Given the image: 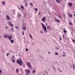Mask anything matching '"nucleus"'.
<instances>
[{
    "label": "nucleus",
    "instance_id": "680f3d73",
    "mask_svg": "<svg viewBox=\"0 0 75 75\" xmlns=\"http://www.w3.org/2000/svg\"><path fill=\"white\" fill-rule=\"evenodd\" d=\"M0 37H1V38L2 37L0 36Z\"/></svg>",
    "mask_w": 75,
    "mask_h": 75
},
{
    "label": "nucleus",
    "instance_id": "5fc2aeb1",
    "mask_svg": "<svg viewBox=\"0 0 75 75\" xmlns=\"http://www.w3.org/2000/svg\"><path fill=\"white\" fill-rule=\"evenodd\" d=\"M63 38H64V35H63Z\"/></svg>",
    "mask_w": 75,
    "mask_h": 75
},
{
    "label": "nucleus",
    "instance_id": "f03ea898",
    "mask_svg": "<svg viewBox=\"0 0 75 75\" xmlns=\"http://www.w3.org/2000/svg\"><path fill=\"white\" fill-rule=\"evenodd\" d=\"M26 65L27 66V67H28L29 68V69H32V65H31V63H30L29 62H27L26 63Z\"/></svg>",
    "mask_w": 75,
    "mask_h": 75
},
{
    "label": "nucleus",
    "instance_id": "c9c22d12",
    "mask_svg": "<svg viewBox=\"0 0 75 75\" xmlns=\"http://www.w3.org/2000/svg\"><path fill=\"white\" fill-rule=\"evenodd\" d=\"M30 5H31V6H33V4H32V3H30Z\"/></svg>",
    "mask_w": 75,
    "mask_h": 75
},
{
    "label": "nucleus",
    "instance_id": "393cba45",
    "mask_svg": "<svg viewBox=\"0 0 75 75\" xmlns=\"http://www.w3.org/2000/svg\"><path fill=\"white\" fill-rule=\"evenodd\" d=\"M41 14V12H38L39 15H40V14Z\"/></svg>",
    "mask_w": 75,
    "mask_h": 75
},
{
    "label": "nucleus",
    "instance_id": "338daca9",
    "mask_svg": "<svg viewBox=\"0 0 75 75\" xmlns=\"http://www.w3.org/2000/svg\"><path fill=\"white\" fill-rule=\"evenodd\" d=\"M44 75H45V74H44Z\"/></svg>",
    "mask_w": 75,
    "mask_h": 75
},
{
    "label": "nucleus",
    "instance_id": "a878e982",
    "mask_svg": "<svg viewBox=\"0 0 75 75\" xmlns=\"http://www.w3.org/2000/svg\"><path fill=\"white\" fill-rule=\"evenodd\" d=\"M72 41H73V42H75V40L73 39H72Z\"/></svg>",
    "mask_w": 75,
    "mask_h": 75
},
{
    "label": "nucleus",
    "instance_id": "2eb2a0df",
    "mask_svg": "<svg viewBox=\"0 0 75 75\" xmlns=\"http://www.w3.org/2000/svg\"><path fill=\"white\" fill-rule=\"evenodd\" d=\"M28 73V74H30V71L29 70H27V71H26Z\"/></svg>",
    "mask_w": 75,
    "mask_h": 75
},
{
    "label": "nucleus",
    "instance_id": "f704fd0d",
    "mask_svg": "<svg viewBox=\"0 0 75 75\" xmlns=\"http://www.w3.org/2000/svg\"><path fill=\"white\" fill-rule=\"evenodd\" d=\"M2 3H3V4H5V3H4V1H3Z\"/></svg>",
    "mask_w": 75,
    "mask_h": 75
},
{
    "label": "nucleus",
    "instance_id": "39448f33",
    "mask_svg": "<svg viewBox=\"0 0 75 75\" xmlns=\"http://www.w3.org/2000/svg\"><path fill=\"white\" fill-rule=\"evenodd\" d=\"M6 18L7 20H10V18L8 16L6 15Z\"/></svg>",
    "mask_w": 75,
    "mask_h": 75
},
{
    "label": "nucleus",
    "instance_id": "ea45409f",
    "mask_svg": "<svg viewBox=\"0 0 75 75\" xmlns=\"http://www.w3.org/2000/svg\"><path fill=\"white\" fill-rule=\"evenodd\" d=\"M13 30H14V28H12V29H11V31H13Z\"/></svg>",
    "mask_w": 75,
    "mask_h": 75
},
{
    "label": "nucleus",
    "instance_id": "f3484780",
    "mask_svg": "<svg viewBox=\"0 0 75 75\" xmlns=\"http://www.w3.org/2000/svg\"><path fill=\"white\" fill-rule=\"evenodd\" d=\"M35 70H33L32 71L33 74H35Z\"/></svg>",
    "mask_w": 75,
    "mask_h": 75
},
{
    "label": "nucleus",
    "instance_id": "7c9ffc66",
    "mask_svg": "<svg viewBox=\"0 0 75 75\" xmlns=\"http://www.w3.org/2000/svg\"><path fill=\"white\" fill-rule=\"evenodd\" d=\"M55 55H58V53L56 52L55 53Z\"/></svg>",
    "mask_w": 75,
    "mask_h": 75
},
{
    "label": "nucleus",
    "instance_id": "dca6fc26",
    "mask_svg": "<svg viewBox=\"0 0 75 75\" xmlns=\"http://www.w3.org/2000/svg\"><path fill=\"white\" fill-rule=\"evenodd\" d=\"M4 38H7H7H8V37H9V36H8V35H7V36L6 35H4Z\"/></svg>",
    "mask_w": 75,
    "mask_h": 75
},
{
    "label": "nucleus",
    "instance_id": "6e6552de",
    "mask_svg": "<svg viewBox=\"0 0 75 75\" xmlns=\"http://www.w3.org/2000/svg\"><path fill=\"white\" fill-rule=\"evenodd\" d=\"M72 5V3L70 2L69 3V6H70V7H71Z\"/></svg>",
    "mask_w": 75,
    "mask_h": 75
},
{
    "label": "nucleus",
    "instance_id": "4c0bfd02",
    "mask_svg": "<svg viewBox=\"0 0 75 75\" xmlns=\"http://www.w3.org/2000/svg\"><path fill=\"white\" fill-rule=\"evenodd\" d=\"M24 15L25 17H26V13H24Z\"/></svg>",
    "mask_w": 75,
    "mask_h": 75
},
{
    "label": "nucleus",
    "instance_id": "09e8293b",
    "mask_svg": "<svg viewBox=\"0 0 75 75\" xmlns=\"http://www.w3.org/2000/svg\"><path fill=\"white\" fill-rule=\"evenodd\" d=\"M0 73H1V69H0Z\"/></svg>",
    "mask_w": 75,
    "mask_h": 75
},
{
    "label": "nucleus",
    "instance_id": "c756f323",
    "mask_svg": "<svg viewBox=\"0 0 75 75\" xmlns=\"http://www.w3.org/2000/svg\"><path fill=\"white\" fill-rule=\"evenodd\" d=\"M45 72L46 74H48V72H47V71H45Z\"/></svg>",
    "mask_w": 75,
    "mask_h": 75
},
{
    "label": "nucleus",
    "instance_id": "a211bd4d",
    "mask_svg": "<svg viewBox=\"0 0 75 75\" xmlns=\"http://www.w3.org/2000/svg\"><path fill=\"white\" fill-rule=\"evenodd\" d=\"M56 1L57 3H59V0H56Z\"/></svg>",
    "mask_w": 75,
    "mask_h": 75
},
{
    "label": "nucleus",
    "instance_id": "9d476101",
    "mask_svg": "<svg viewBox=\"0 0 75 75\" xmlns=\"http://www.w3.org/2000/svg\"><path fill=\"white\" fill-rule=\"evenodd\" d=\"M63 30H64V33H67V31L65 30V28H64L63 29Z\"/></svg>",
    "mask_w": 75,
    "mask_h": 75
},
{
    "label": "nucleus",
    "instance_id": "2f4dec72",
    "mask_svg": "<svg viewBox=\"0 0 75 75\" xmlns=\"http://www.w3.org/2000/svg\"><path fill=\"white\" fill-rule=\"evenodd\" d=\"M27 4H28L27 2L25 3V5L26 7H27Z\"/></svg>",
    "mask_w": 75,
    "mask_h": 75
},
{
    "label": "nucleus",
    "instance_id": "49530a36",
    "mask_svg": "<svg viewBox=\"0 0 75 75\" xmlns=\"http://www.w3.org/2000/svg\"><path fill=\"white\" fill-rule=\"evenodd\" d=\"M8 54L7 53L6 54V56H7V57H8Z\"/></svg>",
    "mask_w": 75,
    "mask_h": 75
},
{
    "label": "nucleus",
    "instance_id": "79ce46f5",
    "mask_svg": "<svg viewBox=\"0 0 75 75\" xmlns=\"http://www.w3.org/2000/svg\"><path fill=\"white\" fill-rule=\"evenodd\" d=\"M24 2L25 3H27V1H26V0H25Z\"/></svg>",
    "mask_w": 75,
    "mask_h": 75
},
{
    "label": "nucleus",
    "instance_id": "58836bf2",
    "mask_svg": "<svg viewBox=\"0 0 75 75\" xmlns=\"http://www.w3.org/2000/svg\"><path fill=\"white\" fill-rule=\"evenodd\" d=\"M73 69H75V68L74 67V64H73Z\"/></svg>",
    "mask_w": 75,
    "mask_h": 75
},
{
    "label": "nucleus",
    "instance_id": "bb28decb",
    "mask_svg": "<svg viewBox=\"0 0 75 75\" xmlns=\"http://www.w3.org/2000/svg\"><path fill=\"white\" fill-rule=\"evenodd\" d=\"M22 35H24V31H23L22 32Z\"/></svg>",
    "mask_w": 75,
    "mask_h": 75
},
{
    "label": "nucleus",
    "instance_id": "0eeeda50",
    "mask_svg": "<svg viewBox=\"0 0 75 75\" xmlns=\"http://www.w3.org/2000/svg\"><path fill=\"white\" fill-rule=\"evenodd\" d=\"M68 16H69L70 17H71V18H72V15L71 13H69L68 14Z\"/></svg>",
    "mask_w": 75,
    "mask_h": 75
},
{
    "label": "nucleus",
    "instance_id": "c03bdc74",
    "mask_svg": "<svg viewBox=\"0 0 75 75\" xmlns=\"http://www.w3.org/2000/svg\"><path fill=\"white\" fill-rule=\"evenodd\" d=\"M69 24L70 25H72V23H71V22H70L69 23Z\"/></svg>",
    "mask_w": 75,
    "mask_h": 75
},
{
    "label": "nucleus",
    "instance_id": "473e14b6",
    "mask_svg": "<svg viewBox=\"0 0 75 75\" xmlns=\"http://www.w3.org/2000/svg\"><path fill=\"white\" fill-rule=\"evenodd\" d=\"M23 68H25V64L23 65Z\"/></svg>",
    "mask_w": 75,
    "mask_h": 75
},
{
    "label": "nucleus",
    "instance_id": "774afa93",
    "mask_svg": "<svg viewBox=\"0 0 75 75\" xmlns=\"http://www.w3.org/2000/svg\"><path fill=\"white\" fill-rule=\"evenodd\" d=\"M67 39H69V38H67Z\"/></svg>",
    "mask_w": 75,
    "mask_h": 75
},
{
    "label": "nucleus",
    "instance_id": "f8f14e48",
    "mask_svg": "<svg viewBox=\"0 0 75 75\" xmlns=\"http://www.w3.org/2000/svg\"><path fill=\"white\" fill-rule=\"evenodd\" d=\"M13 37V36H12L11 35L10 36H9V37L8 38V39L9 40H11V38H12Z\"/></svg>",
    "mask_w": 75,
    "mask_h": 75
},
{
    "label": "nucleus",
    "instance_id": "cd10ccee",
    "mask_svg": "<svg viewBox=\"0 0 75 75\" xmlns=\"http://www.w3.org/2000/svg\"><path fill=\"white\" fill-rule=\"evenodd\" d=\"M12 58L13 59H14V58H15V57H14V55H13L12 56Z\"/></svg>",
    "mask_w": 75,
    "mask_h": 75
},
{
    "label": "nucleus",
    "instance_id": "e2e57ef3",
    "mask_svg": "<svg viewBox=\"0 0 75 75\" xmlns=\"http://www.w3.org/2000/svg\"><path fill=\"white\" fill-rule=\"evenodd\" d=\"M5 35H7V34H6Z\"/></svg>",
    "mask_w": 75,
    "mask_h": 75
},
{
    "label": "nucleus",
    "instance_id": "4468645a",
    "mask_svg": "<svg viewBox=\"0 0 75 75\" xmlns=\"http://www.w3.org/2000/svg\"><path fill=\"white\" fill-rule=\"evenodd\" d=\"M11 60H12V62H14H14H15V60H14V59H13L12 58H11Z\"/></svg>",
    "mask_w": 75,
    "mask_h": 75
},
{
    "label": "nucleus",
    "instance_id": "864d4df0",
    "mask_svg": "<svg viewBox=\"0 0 75 75\" xmlns=\"http://www.w3.org/2000/svg\"><path fill=\"white\" fill-rule=\"evenodd\" d=\"M63 54H65V52H63Z\"/></svg>",
    "mask_w": 75,
    "mask_h": 75
},
{
    "label": "nucleus",
    "instance_id": "412c9836",
    "mask_svg": "<svg viewBox=\"0 0 75 75\" xmlns=\"http://www.w3.org/2000/svg\"><path fill=\"white\" fill-rule=\"evenodd\" d=\"M29 35H30V38H32V39H33V37H32V36H31V34H30V33H29Z\"/></svg>",
    "mask_w": 75,
    "mask_h": 75
},
{
    "label": "nucleus",
    "instance_id": "4be33fe9",
    "mask_svg": "<svg viewBox=\"0 0 75 75\" xmlns=\"http://www.w3.org/2000/svg\"><path fill=\"white\" fill-rule=\"evenodd\" d=\"M47 29H49V28H50V27L49 26H47Z\"/></svg>",
    "mask_w": 75,
    "mask_h": 75
},
{
    "label": "nucleus",
    "instance_id": "6ab92c4d",
    "mask_svg": "<svg viewBox=\"0 0 75 75\" xmlns=\"http://www.w3.org/2000/svg\"><path fill=\"white\" fill-rule=\"evenodd\" d=\"M21 8H22V9H23V10H24V7L23 6H21Z\"/></svg>",
    "mask_w": 75,
    "mask_h": 75
},
{
    "label": "nucleus",
    "instance_id": "1a4fd4ad",
    "mask_svg": "<svg viewBox=\"0 0 75 75\" xmlns=\"http://www.w3.org/2000/svg\"><path fill=\"white\" fill-rule=\"evenodd\" d=\"M26 27H25V28L24 27H22V29L23 30H24L25 31L26 30Z\"/></svg>",
    "mask_w": 75,
    "mask_h": 75
},
{
    "label": "nucleus",
    "instance_id": "b1692460",
    "mask_svg": "<svg viewBox=\"0 0 75 75\" xmlns=\"http://www.w3.org/2000/svg\"><path fill=\"white\" fill-rule=\"evenodd\" d=\"M16 72L17 73H18V69H16Z\"/></svg>",
    "mask_w": 75,
    "mask_h": 75
},
{
    "label": "nucleus",
    "instance_id": "20e7f679",
    "mask_svg": "<svg viewBox=\"0 0 75 75\" xmlns=\"http://www.w3.org/2000/svg\"><path fill=\"white\" fill-rule=\"evenodd\" d=\"M45 20H46V18L45 17H43L42 18V21L43 22H45Z\"/></svg>",
    "mask_w": 75,
    "mask_h": 75
},
{
    "label": "nucleus",
    "instance_id": "a18cd8bd",
    "mask_svg": "<svg viewBox=\"0 0 75 75\" xmlns=\"http://www.w3.org/2000/svg\"><path fill=\"white\" fill-rule=\"evenodd\" d=\"M62 56H63V57H65V55H63Z\"/></svg>",
    "mask_w": 75,
    "mask_h": 75
},
{
    "label": "nucleus",
    "instance_id": "c85d7f7f",
    "mask_svg": "<svg viewBox=\"0 0 75 75\" xmlns=\"http://www.w3.org/2000/svg\"><path fill=\"white\" fill-rule=\"evenodd\" d=\"M58 16L60 18H61V17L59 15H58Z\"/></svg>",
    "mask_w": 75,
    "mask_h": 75
},
{
    "label": "nucleus",
    "instance_id": "bf43d9fd",
    "mask_svg": "<svg viewBox=\"0 0 75 75\" xmlns=\"http://www.w3.org/2000/svg\"><path fill=\"white\" fill-rule=\"evenodd\" d=\"M8 55H10V54L9 53H8Z\"/></svg>",
    "mask_w": 75,
    "mask_h": 75
},
{
    "label": "nucleus",
    "instance_id": "603ef678",
    "mask_svg": "<svg viewBox=\"0 0 75 75\" xmlns=\"http://www.w3.org/2000/svg\"><path fill=\"white\" fill-rule=\"evenodd\" d=\"M70 66L71 67H72V65H71V64H70Z\"/></svg>",
    "mask_w": 75,
    "mask_h": 75
},
{
    "label": "nucleus",
    "instance_id": "e433bc0d",
    "mask_svg": "<svg viewBox=\"0 0 75 75\" xmlns=\"http://www.w3.org/2000/svg\"><path fill=\"white\" fill-rule=\"evenodd\" d=\"M15 28H16V29H18V27H17V26H16Z\"/></svg>",
    "mask_w": 75,
    "mask_h": 75
},
{
    "label": "nucleus",
    "instance_id": "de8ad7c7",
    "mask_svg": "<svg viewBox=\"0 0 75 75\" xmlns=\"http://www.w3.org/2000/svg\"><path fill=\"white\" fill-rule=\"evenodd\" d=\"M59 40H62V38H59Z\"/></svg>",
    "mask_w": 75,
    "mask_h": 75
},
{
    "label": "nucleus",
    "instance_id": "9b49d317",
    "mask_svg": "<svg viewBox=\"0 0 75 75\" xmlns=\"http://www.w3.org/2000/svg\"><path fill=\"white\" fill-rule=\"evenodd\" d=\"M55 20L56 21H57V23H60V22H59V21L57 19H56Z\"/></svg>",
    "mask_w": 75,
    "mask_h": 75
},
{
    "label": "nucleus",
    "instance_id": "13d9d810",
    "mask_svg": "<svg viewBox=\"0 0 75 75\" xmlns=\"http://www.w3.org/2000/svg\"><path fill=\"white\" fill-rule=\"evenodd\" d=\"M74 16H75V14H74Z\"/></svg>",
    "mask_w": 75,
    "mask_h": 75
},
{
    "label": "nucleus",
    "instance_id": "4d7b16f0",
    "mask_svg": "<svg viewBox=\"0 0 75 75\" xmlns=\"http://www.w3.org/2000/svg\"><path fill=\"white\" fill-rule=\"evenodd\" d=\"M48 53H49V54H50V52H48Z\"/></svg>",
    "mask_w": 75,
    "mask_h": 75
},
{
    "label": "nucleus",
    "instance_id": "8fccbe9b",
    "mask_svg": "<svg viewBox=\"0 0 75 75\" xmlns=\"http://www.w3.org/2000/svg\"><path fill=\"white\" fill-rule=\"evenodd\" d=\"M6 29H7V28H8V27H6Z\"/></svg>",
    "mask_w": 75,
    "mask_h": 75
},
{
    "label": "nucleus",
    "instance_id": "052dcab7",
    "mask_svg": "<svg viewBox=\"0 0 75 75\" xmlns=\"http://www.w3.org/2000/svg\"><path fill=\"white\" fill-rule=\"evenodd\" d=\"M73 13H74V12H72Z\"/></svg>",
    "mask_w": 75,
    "mask_h": 75
},
{
    "label": "nucleus",
    "instance_id": "f257e3e1",
    "mask_svg": "<svg viewBox=\"0 0 75 75\" xmlns=\"http://www.w3.org/2000/svg\"><path fill=\"white\" fill-rule=\"evenodd\" d=\"M16 63L19 64L20 66H21L23 65V61L21 60V59L20 58L19 59V60L18 59H17L16 60Z\"/></svg>",
    "mask_w": 75,
    "mask_h": 75
},
{
    "label": "nucleus",
    "instance_id": "aec40b11",
    "mask_svg": "<svg viewBox=\"0 0 75 75\" xmlns=\"http://www.w3.org/2000/svg\"><path fill=\"white\" fill-rule=\"evenodd\" d=\"M58 69L59 71H60V72H62V71L59 69V68H58Z\"/></svg>",
    "mask_w": 75,
    "mask_h": 75
},
{
    "label": "nucleus",
    "instance_id": "72a5a7b5",
    "mask_svg": "<svg viewBox=\"0 0 75 75\" xmlns=\"http://www.w3.org/2000/svg\"><path fill=\"white\" fill-rule=\"evenodd\" d=\"M40 33L41 34H42L43 33V32L42 31H40Z\"/></svg>",
    "mask_w": 75,
    "mask_h": 75
},
{
    "label": "nucleus",
    "instance_id": "3c124183",
    "mask_svg": "<svg viewBox=\"0 0 75 75\" xmlns=\"http://www.w3.org/2000/svg\"><path fill=\"white\" fill-rule=\"evenodd\" d=\"M46 25L47 26H48V25H47V23H46Z\"/></svg>",
    "mask_w": 75,
    "mask_h": 75
},
{
    "label": "nucleus",
    "instance_id": "a19ab883",
    "mask_svg": "<svg viewBox=\"0 0 75 75\" xmlns=\"http://www.w3.org/2000/svg\"><path fill=\"white\" fill-rule=\"evenodd\" d=\"M53 69H54V71H55V67H53Z\"/></svg>",
    "mask_w": 75,
    "mask_h": 75
},
{
    "label": "nucleus",
    "instance_id": "69168bd1",
    "mask_svg": "<svg viewBox=\"0 0 75 75\" xmlns=\"http://www.w3.org/2000/svg\"><path fill=\"white\" fill-rule=\"evenodd\" d=\"M19 9H20V10H21L20 8H19Z\"/></svg>",
    "mask_w": 75,
    "mask_h": 75
},
{
    "label": "nucleus",
    "instance_id": "37998d69",
    "mask_svg": "<svg viewBox=\"0 0 75 75\" xmlns=\"http://www.w3.org/2000/svg\"><path fill=\"white\" fill-rule=\"evenodd\" d=\"M28 49L27 48L26 49V51H28Z\"/></svg>",
    "mask_w": 75,
    "mask_h": 75
},
{
    "label": "nucleus",
    "instance_id": "ddd939ff",
    "mask_svg": "<svg viewBox=\"0 0 75 75\" xmlns=\"http://www.w3.org/2000/svg\"><path fill=\"white\" fill-rule=\"evenodd\" d=\"M10 42H11V43H12V44H13V43H14V40H10Z\"/></svg>",
    "mask_w": 75,
    "mask_h": 75
},
{
    "label": "nucleus",
    "instance_id": "6e6d98bb",
    "mask_svg": "<svg viewBox=\"0 0 75 75\" xmlns=\"http://www.w3.org/2000/svg\"><path fill=\"white\" fill-rule=\"evenodd\" d=\"M63 16H64V17H65V15L64 14L63 15Z\"/></svg>",
    "mask_w": 75,
    "mask_h": 75
},
{
    "label": "nucleus",
    "instance_id": "423d86ee",
    "mask_svg": "<svg viewBox=\"0 0 75 75\" xmlns=\"http://www.w3.org/2000/svg\"><path fill=\"white\" fill-rule=\"evenodd\" d=\"M11 21H10L8 22V23H9V25H11V27H13V24H11Z\"/></svg>",
    "mask_w": 75,
    "mask_h": 75
},
{
    "label": "nucleus",
    "instance_id": "0e129e2a",
    "mask_svg": "<svg viewBox=\"0 0 75 75\" xmlns=\"http://www.w3.org/2000/svg\"><path fill=\"white\" fill-rule=\"evenodd\" d=\"M34 9H35V8H34L33 9V10H34Z\"/></svg>",
    "mask_w": 75,
    "mask_h": 75
},
{
    "label": "nucleus",
    "instance_id": "7ed1b4c3",
    "mask_svg": "<svg viewBox=\"0 0 75 75\" xmlns=\"http://www.w3.org/2000/svg\"><path fill=\"white\" fill-rule=\"evenodd\" d=\"M42 25L43 27V30H44L45 32H46L47 31V27H46V26H44V25L42 23Z\"/></svg>",
    "mask_w": 75,
    "mask_h": 75
},
{
    "label": "nucleus",
    "instance_id": "5701e85b",
    "mask_svg": "<svg viewBox=\"0 0 75 75\" xmlns=\"http://www.w3.org/2000/svg\"><path fill=\"white\" fill-rule=\"evenodd\" d=\"M38 8H35V11H38Z\"/></svg>",
    "mask_w": 75,
    "mask_h": 75
}]
</instances>
